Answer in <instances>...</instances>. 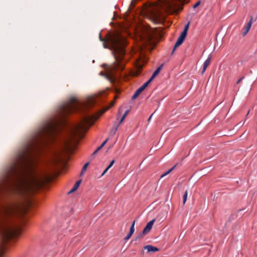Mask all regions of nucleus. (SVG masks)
<instances>
[{
    "label": "nucleus",
    "instance_id": "obj_1",
    "mask_svg": "<svg viewBox=\"0 0 257 257\" xmlns=\"http://www.w3.org/2000/svg\"><path fill=\"white\" fill-rule=\"evenodd\" d=\"M97 105V98L90 96L84 101L72 97L61 104L56 113L36 129L18 150L0 174V233L13 237L16 229L15 218L24 210L27 196L40 187L47 178L37 170V158L43 148L59 139L66 147L93 124L100 114H90Z\"/></svg>",
    "mask_w": 257,
    "mask_h": 257
},
{
    "label": "nucleus",
    "instance_id": "obj_2",
    "mask_svg": "<svg viewBox=\"0 0 257 257\" xmlns=\"http://www.w3.org/2000/svg\"><path fill=\"white\" fill-rule=\"evenodd\" d=\"M107 41L114 49L115 61L109 67V73L106 77L113 78L114 77V73L122 71L126 62L124 58L125 52L123 48L125 40L119 33H117L109 36Z\"/></svg>",
    "mask_w": 257,
    "mask_h": 257
},
{
    "label": "nucleus",
    "instance_id": "obj_3",
    "mask_svg": "<svg viewBox=\"0 0 257 257\" xmlns=\"http://www.w3.org/2000/svg\"><path fill=\"white\" fill-rule=\"evenodd\" d=\"M189 0H159V7L168 14H174L183 10V6Z\"/></svg>",
    "mask_w": 257,
    "mask_h": 257
},
{
    "label": "nucleus",
    "instance_id": "obj_4",
    "mask_svg": "<svg viewBox=\"0 0 257 257\" xmlns=\"http://www.w3.org/2000/svg\"><path fill=\"white\" fill-rule=\"evenodd\" d=\"M12 238V237H10V238H6L5 237V236H3V235H2V234H1V233H0V239L2 241V242H6L8 240H9L10 239H11ZM5 247L2 244L0 245V257H2L3 256V255L4 254V253H5Z\"/></svg>",
    "mask_w": 257,
    "mask_h": 257
},
{
    "label": "nucleus",
    "instance_id": "obj_5",
    "mask_svg": "<svg viewBox=\"0 0 257 257\" xmlns=\"http://www.w3.org/2000/svg\"><path fill=\"white\" fill-rule=\"evenodd\" d=\"M252 21H253V17L252 16H251L250 18V20L247 23V25L244 28V31L242 33L243 36H245L247 34V33L248 32L249 30L250 29L252 24Z\"/></svg>",
    "mask_w": 257,
    "mask_h": 257
},
{
    "label": "nucleus",
    "instance_id": "obj_6",
    "mask_svg": "<svg viewBox=\"0 0 257 257\" xmlns=\"http://www.w3.org/2000/svg\"><path fill=\"white\" fill-rule=\"evenodd\" d=\"M155 221V219H153L149 221L143 229L144 233H148L152 228V226Z\"/></svg>",
    "mask_w": 257,
    "mask_h": 257
},
{
    "label": "nucleus",
    "instance_id": "obj_7",
    "mask_svg": "<svg viewBox=\"0 0 257 257\" xmlns=\"http://www.w3.org/2000/svg\"><path fill=\"white\" fill-rule=\"evenodd\" d=\"M146 86L143 84L138 88L132 97V99L134 100L139 96V95L146 88Z\"/></svg>",
    "mask_w": 257,
    "mask_h": 257
},
{
    "label": "nucleus",
    "instance_id": "obj_8",
    "mask_svg": "<svg viewBox=\"0 0 257 257\" xmlns=\"http://www.w3.org/2000/svg\"><path fill=\"white\" fill-rule=\"evenodd\" d=\"M145 249H147L148 252H155L158 251L159 249L158 248L152 245H147L144 247Z\"/></svg>",
    "mask_w": 257,
    "mask_h": 257
},
{
    "label": "nucleus",
    "instance_id": "obj_9",
    "mask_svg": "<svg viewBox=\"0 0 257 257\" xmlns=\"http://www.w3.org/2000/svg\"><path fill=\"white\" fill-rule=\"evenodd\" d=\"M184 40L182 38H181L180 37H178L177 41L176 42L175 46L174 47L173 50L172 51V53H174V52L175 51L176 48H177L178 47H179L180 45H181L182 44Z\"/></svg>",
    "mask_w": 257,
    "mask_h": 257
},
{
    "label": "nucleus",
    "instance_id": "obj_10",
    "mask_svg": "<svg viewBox=\"0 0 257 257\" xmlns=\"http://www.w3.org/2000/svg\"><path fill=\"white\" fill-rule=\"evenodd\" d=\"M81 182V180H78L77 181H76V183H75V184L74 185L73 188L71 189V190L70 191L68 192V194H70V193L74 192L75 191H76L77 189V188L79 187Z\"/></svg>",
    "mask_w": 257,
    "mask_h": 257
},
{
    "label": "nucleus",
    "instance_id": "obj_11",
    "mask_svg": "<svg viewBox=\"0 0 257 257\" xmlns=\"http://www.w3.org/2000/svg\"><path fill=\"white\" fill-rule=\"evenodd\" d=\"M144 35L145 37H146L148 39L150 40L152 37V33L151 30H146L144 32Z\"/></svg>",
    "mask_w": 257,
    "mask_h": 257
},
{
    "label": "nucleus",
    "instance_id": "obj_12",
    "mask_svg": "<svg viewBox=\"0 0 257 257\" xmlns=\"http://www.w3.org/2000/svg\"><path fill=\"white\" fill-rule=\"evenodd\" d=\"M176 165L174 166L173 167L170 168L169 170H168L167 171L165 172L164 173L162 174L161 176V178H163V177H165V176L168 175L169 173H170L175 169V168L176 167Z\"/></svg>",
    "mask_w": 257,
    "mask_h": 257
},
{
    "label": "nucleus",
    "instance_id": "obj_13",
    "mask_svg": "<svg viewBox=\"0 0 257 257\" xmlns=\"http://www.w3.org/2000/svg\"><path fill=\"white\" fill-rule=\"evenodd\" d=\"M153 15L154 18L156 19V20L157 21H159L162 15V12L161 11H159L157 13H153Z\"/></svg>",
    "mask_w": 257,
    "mask_h": 257
},
{
    "label": "nucleus",
    "instance_id": "obj_14",
    "mask_svg": "<svg viewBox=\"0 0 257 257\" xmlns=\"http://www.w3.org/2000/svg\"><path fill=\"white\" fill-rule=\"evenodd\" d=\"M162 66V65L161 66H160V67H158L156 69V70L153 72V73L152 74L153 77H155L159 74V73L160 72V71L161 69Z\"/></svg>",
    "mask_w": 257,
    "mask_h": 257
},
{
    "label": "nucleus",
    "instance_id": "obj_15",
    "mask_svg": "<svg viewBox=\"0 0 257 257\" xmlns=\"http://www.w3.org/2000/svg\"><path fill=\"white\" fill-rule=\"evenodd\" d=\"M129 111H130V110H126L125 111V112L124 113V114L122 116L120 120H119V123H118L119 125L123 121V120L124 119V118H125V117L127 115V114L129 112Z\"/></svg>",
    "mask_w": 257,
    "mask_h": 257
},
{
    "label": "nucleus",
    "instance_id": "obj_16",
    "mask_svg": "<svg viewBox=\"0 0 257 257\" xmlns=\"http://www.w3.org/2000/svg\"><path fill=\"white\" fill-rule=\"evenodd\" d=\"M88 165H89L88 162L86 163V164H85L84 165V166L82 167V169L81 170V175H82L85 172L87 167L88 166Z\"/></svg>",
    "mask_w": 257,
    "mask_h": 257
},
{
    "label": "nucleus",
    "instance_id": "obj_17",
    "mask_svg": "<svg viewBox=\"0 0 257 257\" xmlns=\"http://www.w3.org/2000/svg\"><path fill=\"white\" fill-rule=\"evenodd\" d=\"M211 59V55H209L207 58V59L205 60V61L204 62V64L205 65L208 66L210 63V61Z\"/></svg>",
    "mask_w": 257,
    "mask_h": 257
},
{
    "label": "nucleus",
    "instance_id": "obj_18",
    "mask_svg": "<svg viewBox=\"0 0 257 257\" xmlns=\"http://www.w3.org/2000/svg\"><path fill=\"white\" fill-rule=\"evenodd\" d=\"M119 126V124L117 125V126L113 128L110 131V135L113 136L114 135H115V134L116 133V131L117 130V128Z\"/></svg>",
    "mask_w": 257,
    "mask_h": 257
},
{
    "label": "nucleus",
    "instance_id": "obj_19",
    "mask_svg": "<svg viewBox=\"0 0 257 257\" xmlns=\"http://www.w3.org/2000/svg\"><path fill=\"white\" fill-rule=\"evenodd\" d=\"M155 77H153V76L152 75V76L151 77V78L148 80V81H147L146 82H145V83H144L143 84L146 86L147 87L149 84L153 80V79Z\"/></svg>",
    "mask_w": 257,
    "mask_h": 257
},
{
    "label": "nucleus",
    "instance_id": "obj_20",
    "mask_svg": "<svg viewBox=\"0 0 257 257\" xmlns=\"http://www.w3.org/2000/svg\"><path fill=\"white\" fill-rule=\"evenodd\" d=\"M155 77H153V76L152 75V76L151 77V78L148 80V81H147L146 82H145V83H144L143 84L146 86L147 87L149 84L153 80V79Z\"/></svg>",
    "mask_w": 257,
    "mask_h": 257
},
{
    "label": "nucleus",
    "instance_id": "obj_21",
    "mask_svg": "<svg viewBox=\"0 0 257 257\" xmlns=\"http://www.w3.org/2000/svg\"><path fill=\"white\" fill-rule=\"evenodd\" d=\"M155 77H153V76L152 75V76L151 77V78L148 80V81H147L146 82H145V83H144L143 84L146 86L147 87L149 84L153 80V79Z\"/></svg>",
    "mask_w": 257,
    "mask_h": 257
},
{
    "label": "nucleus",
    "instance_id": "obj_22",
    "mask_svg": "<svg viewBox=\"0 0 257 257\" xmlns=\"http://www.w3.org/2000/svg\"><path fill=\"white\" fill-rule=\"evenodd\" d=\"M99 39H100V40L101 41L103 42V47H104V48H108V47L107 46V45H106V44H105V40L104 39H103V38H101L100 34H99Z\"/></svg>",
    "mask_w": 257,
    "mask_h": 257
},
{
    "label": "nucleus",
    "instance_id": "obj_23",
    "mask_svg": "<svg viewBox=\"0 0 257 257\" xmlns=\"http://www.w3.org/2000/svg\"><path fill=\"white\" fill-rule=\"evenodd\" d=\"M187 33H185V31H183L181 35H180V37L182 38L183 39H185Z\"/></svg>",
    "mask_w": 257,
    "mask_h": 257
},
{
    "label": "nucleus",
    "instance_id": "obj_24",
    "mask_svg": "<svg viewBox=\"0 0 257 257\" xmlns=\"http://www.w3.org/2000/svg\"><path fill=\"white\" fill-rule=\"evenodd\" d=\"M187 197V191H186L183 195V204H185Z\"/></svg>",
    "mask_w": 257,
    "mask_h": 257
},
{
    "label": "nucleus",
    "instance_id": "obj_25",
    "mask_svg": "<svg viewBox=\"0 0 257 257\" xmlns=\"http://www.w3.org/2000/svg\"><path fill=\"white\" fill-rule=\"evenodd\" d=\"M147 233L146 232L144 233V231L143 230L138 236L141 239Z\"/></svg>",
    "mask_w": 257,
    "mask_h": 257
},
{
    "label": "nucleus",
    "instance_id": "obj_26",
    "mask_svg": "<svg viewBox=\"0 0 257 257\" xmlns=\"http://www.w3.org/2000/svg\"><path fill=\"white\" fill-rule=\"evenodd\" d=\"M133 234H131L130 233H128L127 235L124 237V239L125 240H128L131 237V236H132Z\"/></svg>",
    "mask_w": 257,
    "mask_h": 257
},
{
    "label": "nucleus",
    "instance_id": "obj_27",
    "mask_svg": "<svg viewBox=\"0 0 257 257\" xmlns=\"http://www.w3.org/2000/svg\"><path fill=\"white\" fill-rule=\"evenodd\" d=\"M201 4V1H198L193 6V9L196 8L197 7H198Z\"/></svg>",
    "mask_w": 257,
    "mask_h": 257
},
{
    "label": "nucleus",
    "instance_id": "obj_28",
    "mask_svg": "<svg viewBox=\"0 0 257 257\" xmlns=\"http://www.w3.org/2000/svg\"><path fill=\"white\" fill-rule=\"evenodd\" d=\"M134 231H135V227H133V226H131L129 233L133 234L134 233Z\"/></svg>",
    "mask_w": 257,
    "mask_h": 257
},
{
    "label": "nucleus",
    "instance_id": "obj_29",
    "mask_svg": "<svg viewBox=\"0 0 257 257\" xmlns=\"http://www.w3.org/2000/svg\"><path fill=\"white\" fill-rule=\"evenodd\" d=\"M108 140V139H107L106 140H105L102 143V144L99 146L101 149L103 147V146L106 144V143L107 142Z\"/></svg>",
    "mask_w": 257,
    "mask_h": 257
},
{
    "label": "nucleus",
    "instance_id": "obj_30",
    "mask_svg": "<svg viewBox=\"0 0 257 257\" xmlns=\"http://www.w3.org/2000/svg\"><path fill=\"white\" fill-rule=\"evenodd\" d=\"M189 27V23H188L184 27V30L183 31H185V33H187L188 29Z\"/></svg>",
    "mask_w": 257,
    "mask_h": 257
},
{
    "label": "nucleus",
    "instance_id": "obj_31",
    "mask_svg": "<svg viewBox=\"0 0 257 257\" xmlns=\"http://www.w3.org/2000/svg\"><path fill=\"white\" fill-rule=\"evenodd\" d=\"M207 67H208V66L205 65V64H203V69H202V73H203L205 71V70H206V69Z\"/></svg>",
    "mask_w": 257,
    "mask_h": 257
},
{
    "label": "nucleus",
    "instance_id": "obj_32",
    "mask_svg": "<svg viewBox=\"0 0 257 257\" xmlns=\"http://www.w3.org/2000/svg\"><path fill=\"white\" fill-rule=\"evenodd\" d=\"M114 162H115L114 160H112L110 162L109 165L108 166V168H110L112 167V166L114 164Z\"/></svg>",
    "mask_w": 257,
    "mask_h": 257
},
{
    "label": "nucleus",
    "instance_id": "obj_33",
    "mask_svg": "<svg viewBox=\"0 0 257 257\" xmlns=\"http://www.w3.org/2000/svg\"><path fill=\"white\" fill-rule=\"evenodd\" d=\"M101 149V148L100 147H98L97 149L93 152V155L96 154Z\"/></svg>",
    "mask_w": 257,
    "mask_h": 257
},
{
    "label": "nucleus",
    "instance_id": "obj_34",
    "mask_svg": "<svg viewBox=\"0 0 257 257\" xmlns=\"http://www.w3.org/2000/svg\"><path fill=\"white\" fill-rule=\"evenodd\" d=\"M109 169V168H108V167L107 166L106 169L104 170V171H103L102 174V176L104 174L106 173V172L108 170V169Z\"/></svg>",
    "mask_w": 257,
    "mask_h": 257
},
{
    "label": "nucleus",
    "instance_id": "obj_35",
    "mask_svg": "<svg viewBox=\"0 0 257 257\" xmlns=\"http://www.w3.org/2000/svg\"><path fill=\"white\" fill-rule=\"evenodd\" d=\"M244 78V76L242 77L241 78H240L239 79H238L237 82H236V84H239L241 81V80Z\"/></svg>",
    "mask_w": 257,
    "mask_h": 257
},
{
    "label": "nucleus",
    "instance_id": "obj_36",
    "mask_svg": "<svg viewBox=\"0 0 257 257\" xmlns=\"http://www.w3.org/2000/svg\"><path fill=\"white\" fill-rule=\"evenodd\" d=\"M140 240H141V238H139L138 237V236H137L133 241H140Z\"/></svg>",
    "mask_w": 257,
    "mask_h": 257
},
{
    "label": "nucleus",
    "instance_id": "obj_37",
    "mask_svg": "<svg viewBox=\"0 0 257 257\" xmlns=\"http://www.w3.org/2000/svg\"><path fill=\"white\" fill-rule=\"evenodd\" d=\"M153 114H154V113H152V114L150 115V116L149 117V118H148V121H150L151 120V118H152V116H153Z\"/></svg>",
    "mask_w": 257,
    "mask_h": 257
},
{
    "label": "nucleus",
    "instance_id": "obj_38",
    "mask_svg": "<svg viewBox=\"0 0 257 257\" xmlns=\"http://www.w3.org/2000/svg\"><path fill=\"white\" fill-rule=\"evenodd\" d=\"M135 222H136V221H135V220H134V221L133 222V223H132V225H131V226H133V227H135Z\"/></svg>",
    "mask_w": 257,
    "mask_h": 257
},
{
    "label": "nucleus",
    "instance_id": "obj_39",
    "mask_svg": "<svg viewBox=\"0 0 257 257\" xmlns=\"http://www.w3.org/2000/svg\"><path fill=\"white\" fill-rule=\"evenodd\" d=\"M100 75L102 76H105V75L102 72H100Z\"/></svg>",
    "mask_w": 257,
    "mask_h": 257
}]
</instances>
